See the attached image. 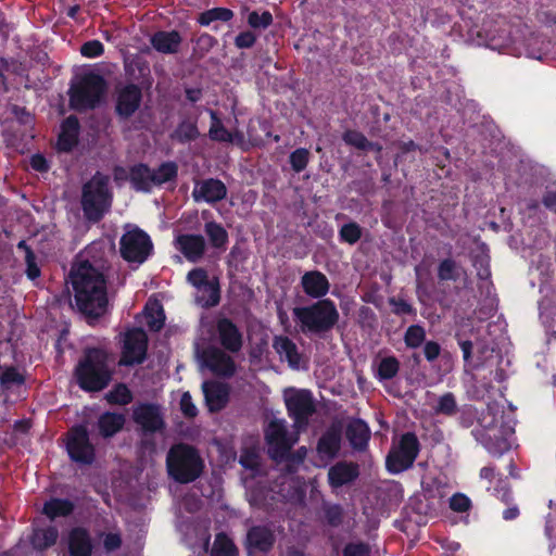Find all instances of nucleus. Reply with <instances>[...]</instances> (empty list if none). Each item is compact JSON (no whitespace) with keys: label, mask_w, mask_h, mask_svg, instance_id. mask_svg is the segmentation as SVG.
Segmentation results:
<instances>
[{"label":"nucleus","mask_w":556,"mask_h":556,"mask_svg":"<svg viewBox=\"0 0 556 556\" xmlns=\"http://www.w3.org/2000/svg\"><path fill=\"white\" fill-rule=\"evenodd\" d=\"M59 538V531L55 527L49 526L43 529H37L31 535V544L35 549L45 551L53 546Z\"/></svg>","instance_id":"obj_38"},{"label":"nucleus","mask_w":556,"mask_h":556,"mask_svg":"<svg viewBox=\"0 0 556 556\" xmlns=\"http://www.w3.org/2000/svg\"><path fill=\"white\" fill-rule=\"evenodd\" d=\"M29 164L34 170L39 173H47L50 169L48 160L41 153L31 155Z\"/></svg>","instance_id":"obj_62"},{"label":"nucleus","mask_w":556,"mask_h":556,"mask_svg":"<svg viewBox=\"0 0 556 556\" xmlns=\"http://www.w3.org/2000/svg\"><path fill=\"white\" fill-rule=\"evenodd\" d=\"M202 391L210 412H219L228 404L230 389L227 383L206 380L202 383Z\"/></svg>","instance_id":"obj_18"},{"label":"nucleus","mask_w":556,"mask_h":556,"mask_svg":"<svg viewBox=\"0 0 556 556\" xmlns=\"http://www.w3.org/2000/svg\"><path fill=\"white\" fill-rule=\"evenodd\" d=\"M362 236L363 228L356 222H349L343 224L339 229V240L350 245L357 243Z\"/></svg>","instance_id":"obj_44"},{"label":"nucleus","mask_w":556,"mask_h":556,"mask_svg":"<svg viewBox=\"0 0 556 556\" xmlns=\"http://www.w3.org/2000/svg\"><path fill=\"white\" fill-rule=\"evenodd\" d=\"M293 316L304 333L329 332L338 324L340 315L331 299L316 301L309 305L293 308Z\"/></svg>","instance_id":"obj_5"},{"label":"nucleus","mask_w":556,"mask_h":556,"mask_svg":"<svg viewBox=\"0 0 556 556\" xmlns=\"http://www.w3.org/2000/svg\"><path fill=\"white\" fill-rule=\"evenodd\" d=\"M175 244L177 250L190 263L201 261L206 251V242L202 235L182 233L176 237Z\"/></svg>","instance_id":"obj_16"},{"label":"nucleus","mask_w":556,"mask_h":556,"mask_svg":"<svg viewBox=\"0 0 556 556\" xmlns=\"http://www.w3.org/2000/svg\"><path fill=\"white\" fill-rule=\"evenodd\" d=\"M460 266L452 257L442 260L437 269L439 281H457L460 277Z\"/></svg>","instance_id":"obj_39"},{"label":"nucleus","mask_w":556,"mask_h":556,"mask_svg":"<svg viewBox=\"0 0 556 556\" xmlns=\"http://www.w3.org/2000/svg\"><path fill=\"white\" fill-rule=\"evenodd\" d=\"M198 116H184L170 134V139L186 144L195 141L200 137Z\"/></svg>","instance_id":"obj_28"},{"label":"nucleus","mask_w":556,"mask_h":556,"mask_svg":"<svg viewBox=\"0 0 556 556\" xmlns=\"http://www.w3.org/2000/svg\"><path fill=\"white\" fill-rule=\"evenodd\" d=\"M204 462L199 451L187 443L174 444L166 455L168 476L180 484L194 482L204 470Z\"/></svg>","instance_id":"obj_4"},{"label":"nucleus","mask_w":556,"mask_h":556,"mask_svg":"<svg viewBox=\"0 0 556 556\" xmlns=\"http://www.w3.org/2000/svg\"><path fill=\"white\" fill-rule=\"evenodd\" d=\"M114 375L109 352L102 348H86L74 369L78 387L89 393L106 389Z\"/></svg>","instance_id":"obj_2"},{"label":"nucleus","mask_w":556,"mask_h":556,"mask_svg":"<svg viewBox=\"0 0 556 556\" xmlns=\"http://www.w3.org/2000/svg\"><path fill=\"white\" fill-rule=\"evenodd\" d=\"M149 339L142 328L135 327L124 334L122 353L118 364L121 366L141 365L147 359Z\"/></svg>","instance_id":"obj_10"},{"label":"nucleus","mask_w":556,"mask_h":556,"mask_svg":"<svg viewBox=\"0 0 556 556\" xmlns=\"http://www.w3.org/2000/svg\"><path fill=\"white\" fill-rule=\"evenodd\" d=\"M200 359L217 377L231 378L237 371V365L227 351L214 345L203 349Z\"/></svg>","instance_id":"obj_13"},{"label":"nucleus","mask_w":556,"mask_h":556,"mask_svg":"<svg viewBox=\"0 0 556 556\" xmlns=\"http://www.w3.org/2000/svg\"><path fill=\"white\" fill-rule=\"evenodd\" d=\"M113 193L110 177L97 170L81 187L80 205L84 217L91 223H99L110 211Z\"/></svg>","instance_id":"obj_3"},{"label":"nucleus","mask_w":556,"mask_h":556,"mask_svg":"<svg viewBox=\"0 0 556 556\" xmlns=\"http://www.w3.org/2000/svg\"><path fill=\"white\" fill-rule=\"evenodd\" d=\"M93 549L89 531L75 527L68 533V553L71 556H91Z\"/></svg>","instance_id":"obj_25"},{"label":"nucleus","mask_w":556,"mask_h":556,"mask_svg":"<svg viewBox=\"0 0 556 556\" xmlns=\"http://www.w3.org/2000/svg\"><path fill=\"white\" fill-rule=\"evenodd\" d=\"M441 353V346L435 341H427L424 345V355L428 362L435 361Z\"/></svg>","instance_id":"obj_63"},{"label":"nucleus","mask_w":556,"mask_h":556,"mask_svg":"<svg viewBox=\"0 0 556 556\" xmlns=\"http://www.w3.org/2000/svg\"><path fill=\"white\" fill-rule=\"evenodd\" d=\"M286 408L289 417L299 428H305L309 418L316 413V405L313 394L309 390H294L289 396H286Z\"/></svg>","instance_id":"obj_11"},{"label":"nucleus","mask_w":556,"mask_h":556,"mask_svg":"<svg viewBox=\"0 0 556 556\" xmlns=\"http://www.w3.org/2000/svg\"><path fill=\"white\" fill-rule=\"evenodd\" d=\"M75 510V504L68 498L51 497L46 501L42 507V514L50 520L60 517H68Z\"/></svg>","instance_id":"obj_33"},{"label":"nucleus","mask_w":556,"mask_h":556,"mask_svg":"<svg viewBox=\"0 0 556 556\" xmlns=\"http://www.w3.org/2000/svg\"><path fill=\"white\" fill-rule=\"evenodd\" d=\"M151 167L146 163H137L129 167V182L135 191L150 193L152 191Z\"/></svg>","instance_id":"obj_30"},{"label":"nucleus","mask_w":556,"mask_h":556,"mask_svg":"<svg viewBox=\"0 0 556 556\" xmlns=\"http://www.w3.org/2000/svg\"><path fill=\"white\" fill-rule=\"evenodd\" d=\"M324 517L330 527L337 528L343 521V509L339 504H329L324 506Z\"/></svg>","instance_id":"obj_54"},{"label":"nucleus","mask_w":556,"mask_h":556,"mask_svg":"<svg viewBox=\"0 0 556 556\" xmlns=\"http://www.w3.org/2000/svg\"><path fill=\"white\" fill-rule=\"evenodd\" d=\"M211 126L208 129V137L211 140L216 142L231 141L230 131L223 125L216 111H210Z\"/></svg>","instance_id":"obj_42"},{"label":"nucleus","mask_w":556,"mask_h":556,"mask_svg":"<svg viewBox=\"0 0 556 556\" xmlns=\"http://www.w3.org/2000/svg\"><path fill=\"white\" fill-rule=\"evenodd\" d=\"M25 264L26 270L25 274L28 279L35 280L40 277L41 270L37 264V257L35 252H29L28 255H25Z\"/></svg>","instance_id":"obj_59"},{"label":"nucleus","mask_w":556,"mask_h":556,"mask_svg":"<svg viewBox=\"0 0 556 556\" xmlns=\"http://www.w3.org/2000/svg\"><path fill=\"white\" fill-rule=\"evenodd\" d=\"M24 382L25 377L14 366L5 368L0 375V386L3 389H9L13 384L21 386Z\"/></svg>","instance_id":"obj_51"},{"label":"nucleus","mask_w":556,"mask_h":556,"mask_svg":"<svg viewBox=\"0 0 556 556\" xmlns=\"http://www.w3.org/2000/svg\"><path fill=\"white\" fill-rule=\"evenodd\" d=\"M342 140L345 142V144L354 147L361 151H367L369 143L367 137L363 132L355 129L345 130L342 135Z\"/></svg>","instance_id":"obj_50"},{"label":"nucleus","mask_w":556,"mask_h":556,"mask_svg":"<svg viewBox=\"0 0 556 556\" xmlns=\"http://www.w3.org/2000/svg\"><path fill=\"white\" fill-rule=\"evenodd\" d=\"M204 232L207 236L212 248L220 251L226 250L229 241V235L222 224L215 220L206 222L204 224Z\"/></svg>","instance_id":"obj_36"},{"label":"nucleus","mask_w":556,"mask_h":556,"mask_svg":"<svg viewBox=\"0 0 556 556\" xmlns=\"http://www.w3.org/2000/svg\"><path fill=\"white\" fill-rule=\"evenodd\" d=\"M103 546L108 552H113L122 546V538L118 533H108L103 540Z\"/></svg>","instance_id":"obj_64"},{"label":"nucleus","mask_w":556,"mask_h":556,"mask_svg":"<svg viewBox=\"0 0 556 556\" xmlns=\"http://www.w3.org/2000/svg\"><path fill=\"white\" fill-rule=\"evenodd\" d=\"M265 440L269 446L288 450L287 428L283 420H271L265 430Z\"/></svg>","instance_id":"obj_35"},{"label":"nucleus","mask_w":556,"mask_h":556,"mask_svg":"<svg viewBox=\"0 0 556 556\" xmlns=\"http://www.w3.org/2000/svg\"><path fill=\"white\" fill-rule=\"evenodd\" d=\"M425 339L426 331L420 325H410L404 333V343L409 349L419 348Z\"/></svg>","instance_id":"obj_47"},{"label":"nucleus","mask_w":556,"mask_h":556,"mask_svg":"<svg viewBox=\"0 0 556 556\" xmlns=\"http://www.w3.org/2000/svg\"><path fill=\"white\" fill-rule=\"evenodd\" d=\"M192 197L195 202L205 201L213 204L227 197V187L219 179L208 178L200 184V188L193 189Z\"/></svg>","instance_id":"obj_23"},{"label":"nucleus","mask_w":556,"mask_h":556,"mask_svg":"<svg viewBox=\"0 0 556 556\" xmlns=\"http://www.w3.org/2000/svg\"><path fill=\"white\" fill-rule=\"evenodd\" d=\"M216 332L222 348L228 353L237 354L243 346V336L238 326L227 317L216 321Z\"/></svg>","instance_id":"obj_15"},{"label":"nucleus","mask_w":556,"mask_h":556,"mask_svg":"<svg viewBox=\"0 0 556 556\" xmlns=\"http://www.w3.org/2000/svg\"><path fill=\"white\" fill-rule=\"evenodd\" d=\"M343 556H370V547L364 542H350L343 551Z\"/></svg>","instance_id":"obj_57"},{"label":"nucleus","mask_w":556,"mask_h":556,"mask_svg":"<svg viewBox=\"0 0 556 556\" xmlns=\"http://www.w3.org/2000/svg\"><path fill=\"white\" fill-rule=\"evenodd\" d=\"M105 78L94 72L83 74L68 89L70 106L77 112L97 109L106 92Z\"/></svg>","instance_id":"obj_6"},{"label":"nucleus","mask_w":556,"mask_h":556,"mask_svg":"<svg viewBox=\"0 0 556 556\" xmlns=\"http://www.w3.org/2000/svg\"><path fill=\"white\" fill-rule=\"evenodd\" d=\"M303 292L317 301L326 299L330 290V282L327 276L319 270H309L301 277Z\"/></svg>","instance_id":"obj_20"},{"label":"nucleus","mask_w":556,"mask_h":556,"mask_svg":"<svg viewBox=\"0 0 556 556\" xmlns=\"http://www.w3.org/2000/svg\"><path fill=\"white\" fill-rule=\"evenodd\" d=\"M124 425L125 416L119 413L105 412L98 418L99 433L104 439L115 435Z\"/></svg>","instance_id":"obj_32"},{"label":"nucleus","mask_w":556,"mask_h":556,"mask_svg":"<svg viewBox=\"0 0 556 556\" xmlns=\"http://www.w3.org/2000/svg\"><path fill=\"white\" fill-rule=\"evenodd\" d=\"M134 420L144 433H155L165 428L159 407L155 404H142L134 412Z\"/></svg>","instance_id":"obj_17"},{"label":"nucleus","mask_w":556,"mask_h":556,"mask_svg":"<svg viewBox=\"0 0 556 556\" xmlns=\"http://www.w3.org/2000/svg\"><path fill=\"white\" fill-rule=\"evenodd\" d=\"M182 38L177 30H157L150 38L153 49L163 54L177 53Z\"/></svg>","instance_id":"obj_26"},{"label":"nucleus","mask_w":556,"mask_h":556,"mask_svg":"<svg viewBox=\"0 0 556 556\" xmlns=\"http://www.w3.org/2000/svg\"><path fill=\"white\" fill-rule=\"evenodd\" d=\"M359 476V467L356 463L341 460L332 465L328 470V483L332 489L354 482Z\"/></svg>","instance_id":"obj_21"},{"label":"nucleus","mask_w":556,"mask_h":556,"mask_svg":"<svg viewBox=\"0 0 556 556\" xmlns=\"http://www.w3.org/2000/svg\"><path fill=\"white\" fill-rule=\"evenodd\" d=\"M71 280L77 309L89 325L103 317L109 309L105 276L88 261L73 267Z\"/></svg>","instance_id":"obj_1"},{"label":"nucleus","mask_w":556,"mask_h":556,"mask_svg":"<svg viewBox=\"0 0 556 556\" xmlns=\"http://www.w3.org/2000/svg\"><path fill=\"white\" fill-rule=\"evenodd\" d=\"M256 39L255 34L251 30L241 31L235 38V46L238 49H249L255 45Z\"/></svg>","instance_id":"obj_60"},{"label":"nucleus","mask_w":556,"mask_h":556,"mask_svg":"<svg viewBox=\"0 0 556 556\" xmlns=\"http://www.w3.org/2000/svg\"><path fill=\"white\" fill-rule=\"evenodd\" d=\"M178 176V166L175 162L167 161L159 165L156 169L151 168V177L153 187H160L166 182L175 181Z\"/></svg>","instance_id":"obj_37"},{"label":"nucleus","mask_w":556,"mask_h":556,"mask_svg":"<svg viewBox=\"0 0 556 556\" xmlns=\"http://www.w3.org/2000/svg\"><path fill=\"white\" fill-rule=\"evenodd\" d=\"M450 508L456 513H466L471 508V501L464 493H455L450 498Z\"/></svg>","instance_id":"obj_56"},{"label":"nucleus","mask_w":556,"mask_h":556,"mask_svg":"<svg viewBox=\"0 0 556 556\" xmlns=\"http://www.w3.org/2000/svg\"><path fill=\"white\" fill-rule=\"evenodd\" d=\"M400 371V362L395 356L383 357L378 365L376 377L379 381L391 380Z\"/></svg>","instance_id":"obj_43"},{"label":"nucleus","mask_w":556,"mask_h":556,"mask_svg":"<svg viewBox=\"0 0 556 556\" xmlns=\"http://www.w3.org/2000/svg\"><path fill=\"white\" fill-rule=\"evenodd\" d=\"M479 425L481 429L473 430L476 438L481 437L483 432H495V428L497 425L496 412L493 407L488 406L485 410L482 412L479 418Z\"/></svg>","instance_id":"obj_46"},{"label":"nucleus","mask_w":556,"mask_h":556,"mask_svg":"<svg viewBox=\"0 0 556 556\" xmlns=\"http://www.w3.org/2000/svg\"><path fill=\"white\" fill-rule=\"evenodd\" d=\"M311 153L306 148H298L292 151L289 155V163L291 168L295 173L303 172L308 162H309Z\"/></svg>","instance_id":"obj_49"},{"label":"nucleus","mask_w":556,"mask_h":556,"mask_svg":"<svg viewBox=\"0 0 556 556\" xmlns=\"http://www.w3.org/2000/svg\"><path fill=\"white\" fill-rule=\"evenodd\" d=\"M484 448L495 457L502 456L504 453L509 451L510 443L509 441L500 433V431L495 432H483L481 437L476 438Z\"/></svg>","instance_id":"obj_34"},{"label":"nucleus","mask_w":556,"mask_h":556,"mask_svg":"<svg viewBox=\"0 0 556 556\" xmlns=\"http://www.w3.org/2000/svg\"><path fill=\"white\" fill-rule=\"evenodd\" d=\"M345 434L353 450L363 452L367 448L370 440V430L363 419L352 420L346 427Z\"/></svg>","instance_id":"obj_27"},{"label":"nucleus","mask_w":556,"mask_h":556,"mask_svg":"<svg viewBox=\"0 0 556 556\" xmlns=\"http://www.w3.org/2000/svg\"><path fill=\"white\" fill-rule=\"evenodd\" d=\"M457 402L452 392H446L438 400L434 410L439 415L454 416L457 413Z\"/></svg>","instance_id":"obj_48"},{"label":"nucleus","mask_w":556,"mask_h":556,"mask_svg":"<svg viewBox=\"0 0 556 556\" xmlns=\"http://www.w3.org/2000/svg\"><path fill=\"white\" fill-rule=\"evenodd\" d=\"M480 478L486 480V491L506 505L513 502V491L507 478L496 473L495 466H484L480 469Z\"/></svg>","instance_id":"obj_14"},{"label":"nucleus","mask_w":556,"mask_h":556,"mask_svg":"<svg viewBox=\"0 0 556 556\" xmlns=\"http://www.w3.org/2000/svg\"><path fill=\"white\" fill-rule=\"evenodd\" d=\"M420 452V443L415 432H405L396 445H392L387 457L386 468L392 475H399L413 467Z\"/></svg>","instance_id":"obj_7"},{"label":"nucleus","mask_w":556,"mask_h":556,"mask_svg":"<svg viewBox=\"0 0 556 556\" xmlns=\"http://www.w3.org/2000/svg\"><path fill=\"white\" fill-rule=\"evenodd\" d=\"M80 53L85 58H98L104 53V46L100 40H89L81 45Z\"/></svg>","instance_id":"obj_55"},{"label":"nucleus","mask_w":556,"mask_h":556,"mask_svg":"<svg viewBox=\"0 0 556 556\" xmlns=\"http://www.w3.org/2000/svg\"><path fill=\"white\" fill-rule=\"evenodd\" d=\"M165 316L161 307L155 314L147 315V326L151 331L157 332L164 327Z\"/></svg>","instance_id":"obj_61"},{"label":"nucleus","mask_w":556,"mask_h":556,"mask_svg":"<svg viewBox=\"0 0 556 556\" xmlns=\"http://www.w3.org/2000/svg\"><path fill=\"white\" fill-rule=\"evenodd\" d=\"M232 17H233L232 10H230L228 8L217 7V8L205 10L204 12L200 13V15L198 17V23L201 26H208L211 23H213L215 21L229 22Z\"/></svg>","instance_id":"obj_40"},{"label":"nucleus","mask_w":556,"mask_h":556,"mask_svg":"<svg viewBox=\"0 0 556 556\" xmlns=\"http://www.w3.org/2000/svg\"><path fill=\"white\" fill-rule=\"evenodd\" d=\"M106 401L114 405H127L132 401V393L125 383H117L105 395Z\"/></svg>","instance_id":"obj_45"},{"label":"nucleus","mask_w":556,"mask_h":556,"mask_svg":"<svg viewBox=\"0 0 556 556\" xmlns=\"http://www.w3.org/2000/svg\"><path fill=\"white\" fill-rule=\"evenodd\" d=\"M273 348L280 355L285 356L289 366L298 369L301 362V354L296 344L287 336H276L273 340Z\"/></svg>","instance_id":"obj_31"},{"label":"nucleus","mask_w":556,"mask_h":556,"mask_svg":"<svg viewBox=\"0 0 556 556\" xmlns=\"http://www.w3.org/2000/svg\"><path fill=\"white\" fill-rule=\"evenodd\" d=\"M342 433L337 426L329 427L317 442V452L320 455L333 458L341 448Z\"/></svg>","instance_id":"obj_29"},{"label":"nucleus","mask_w":556,"mask_h":556,"mask_svg":"<svg viewBox=\"0 0 556 556\" xmlns=\"http://www.w3.org/2000/svg\"><path fill=\"white\" fill-rule=\"evenodd\" d=\"M389 304L392 307V313L396 316L408 315L416 317L417 315L416 308L404 299L395 296L389 298Z\"/></svg>","instance_id":"obj_53"},{"label":"nucleus","mask_w":556,"mask_h":556,"mask_svg":"<svg viewBox=\"0 0 556 556\" xmlns=\"http://www.w3.org/2000/svg\"><path fill=\"white\" fill-rule=\"evenodd\" d=\"M275 542V533L268 526H252L248 530L247 543L249 548L266 554L273 549Z\"/></svg>","instance_id":"obj_24"},{"label":"nucleus","mask_w":556,"mask_h":556,"mask_svg":"<svg viewBox=\"0 0 556 556\" xmlns=\"http://www.w3.org/2000/svg\"><path fill=\"white\" fill-rule=\"evenodd\" d=\"M66 452L70 459L79 465H91L96 459V447L90 441L88 428L75 425L66 433Z\"/></svg>","instance_id":"obj_8"},{"label":"nucleus","mask_w":556,"mask_h":556,"mask_svg":"<svg viewBox=\"0 0 556 556\" xmlns=\"http://www.w3.org/2000/svg\"><path fill=\"white\" fill-rule=\"evenodd\" d=\"M180 410L186 418H194L198 415V408L194 405L189 392H185L180 397Z\"/></svg>","instance_id":"obj_58"},{"label":"nucleus","mask_w":556,"mask_h":556,"mask_svg":"<svg viewBox=\"0 0 556 556\" xmlns=\"http://www.w3.org/2000/svg\"><path fill=\"white\" fill-rule=\"evenodd\" d=\"M142 90L134 83L115 87V114L119 119H129L140 108Z\"/></svg>","instance_id":"obj_12"},{"label":"nucleus","mask_w":556,"mask_h":556,"mask_svg":"<svg viewBox=\"0 0 556 556\" xmlns=\"http://www.w3.org/2000/svg\"><path fill=\"white\" fill-rule=\"evenodd\" d=\"M187 280L193 287L200 289L204 287L208 292V299L206 301L207 307H214L220 302V287L218 279L208 280L207 271L202 267L191 269L187 275Z\"/></svg>","instance_id":"obj_19"},{"label":"nucleus","mask_w":556,"mask_h":556,"mask_svg":"<svg viewBox=\"0 0 556 556\" xmlns=\"http://www.w3.org/2000/svg\"><path fill=\"white\" fill-rule=\"evenodd\" d=\"M211 556H238L233 541L224 532L217 533Z\"/></svg>","instance_id":"obj_41"},{"label":"nucleus","mask_w":556,"mask_h":556,"mask_svg":"<svg viewBox=\"0 0 556 556\" xmlns=\"http://www.w3.org/2000/svg\"><path fill=\"white\" fill-rule=\"evenodd\" d=\"M153 243L150 236L136 227L126 231L119 240V252L127 262L143 263L151 255Z\"/></svg>","instance_id":"obj_9"},{"label":"nucleus","mask_w":556,"mask_h":556,"mask_svg":"<svg viewBox=\"0 0 556 556\" xmlns=\"http://www.w3.org/2000/svg\"><path fill=\"white\" fill-rule=\"evenodd\" d=\"M80 124L76 115H70L61 123L56 148L59 152L68 153L79 141Z\"/></svg>","instance_id":"obj_22"},{"label":"nucleus","mask_w":556,"mask_h":556,"mask_svg":"<svg viewBox=\"0 0 556 556\" xmlns=\"http://www.w3.org/2000/svg\"><path fill=\"white\" fill-rule=\"evenodd\" d=\"M248 24L253 29H266L273 24V15L269 11H252L248 15Z\"/></svg>","instance_id":"obj_52"}]
</instances>
